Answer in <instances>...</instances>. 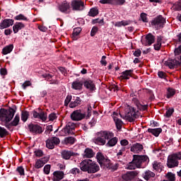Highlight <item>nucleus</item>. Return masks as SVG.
Listing matches in <instances>:
<instances>
[{
	"mask_svg": "<svg viewBox=\"0 0 181 181\" xmlns=\"http://www.w3.org/2000/svg\"><path fill=\"white\" fill-rule=\"evenodd\" d=\"M16 112V110L12 107H9L8 110L4 108L0 110V121L4 122V127L9 131L12 129V127H18L19 125L21 117L19 114H16L15 116ZM14 116L15 117L13 118Z\"/></svg>",
	"mask_w": 181,
	"mask_h": 181,
	"instance_id": "nucleus-1",
	"label": "nucleus"
},
{
	"mask_svg": "<svg viewBox=\"0 0 181 181\" xmlns=\"http://www.w3.org/2000/svg\"><path fill=\"white\" fill-rule=\"evenodd\" d=\"M80 169L82 172H87V173H97L100 170V165L90 159L83 160L80 163Z\"/></svg>",
	"mask_w": 181,
	"mask_h": 181,
	"instance_id": "nucleus-2",
	"label": "nucleus"
},
{
	"mask_svg": "<svg viewBox=\"0 0 181 181\" xmlns=\"http://www.w3.org/2000/svg\"><path fill=\"white\" fill-rule=\"evenodd\" d=\"M114 136V133L108 132H100L98 136L95 139V144L97 145H105L106 139H111Z\"/></svg>",
	"mask_w": 181,
	"mask_h": 181,
	"instance_id": "nucleus-3",
	"label": "nucleus"
},
{
	"mask_svg": "<svg viewBox=\"0 0 181 181\" xmlns=\"http://www.w3.org/2000/svg\"><path fill=\"white\" fill-rule=\"evenodd\" d=\"M74 131H76V124L69 122L66 124L59 132V136H67V135H74Z\"/></svg>",
	"mask_w": 181,
	"mask_h": 181,
	"instance_id": "nucleus-4",
	"label": "nucleus"
},
{
	"mask_svg": "<svg viewBox=\"0 0 181 181\" xmlns=\"http://www.w3.org/2000/svg\"><path fill=\"white\" fill-rule=\"evenodd\" d=\"M74 131H76V124L69 122L66 124L59 132V136H67V135H74Z\"/></svg>",
	"mask_w": 181,
	"mask_h": 181,
	"instance_id": "nucleus-5",
	"label": "nucleus"
},
{
	"mask_svg": "<svg viewBox=\"0 0 181 181\" xmlns=\"http://www.w3.org/2000/svg\"><path fill=\"white\" fill-rule=\"evenodd\" d=\"M125 117L129 122H135V119L139 118L138 110L132 106H129L125 111Z\"/></svg>",
	"mask_w": 181,
	"mask_h": 181,
	"instance_id": "nucleus-6",
	"label": "nucleus"
},
{
	"mask_svg": "<svg viewBox=\"0 0 181 181\" xmlns=\"http://www.w3.org/2000/svg\"><path fill=\"white\" fill-rule=\"evenodd\" d=\"M133 162H134L138 169H141V168H142V163H144L145 165L149 163V157H148V156H146V155L144 156L134 155Z\"/></svg>",
	"mask_w": 181,
	"mask_h": 181,
	"instance_id": "nucleus-7",
	"label": "nucleus"
},
{
	"mask_svg": "<svg viewBox=\"0 0 181 181\" xmlns=\"http://www.w3.org/2000/svg\"><path fill=\"white\" fill-rule=\"evenodd\" d=\"M139 175V171H127L125 174H122L119 181H132L135 177Z\"/></svg>",
	"mask_w": 181,
	"mask_h": 181,
	"instance_id": "nucleus-8",
	"label": "nucleus"
},
{
	"mask_svg": "<svg viewBox=\"0 0 181 181\" xmlns=\"http://www.w3.org/2000/svg\"><path fill=\"white\" fill-rule=\"evenodd\" d=\"M28 129L30 132L34 135H40V134H42L43 131H45V129L40 125L33 123L28 124Z\"/></svg>",
	"mask_w": 181,
	"mask_h": 181,
	"instance_id": "nucleus-9",
	"label": "nucleus"
},
{
	"mask_svg": "<svg viewBox=\"0 0 181 181\" xmlns=\"http://www.w3.org/2000/svg\"><path fill=\"white\" fill-rule=\"evenodd\" d=\"M83 86L85 88L90 91V93H94V91L97 90V87H95V83L90 78L85 79Z\"/></svg>",
	"mask_w": 181,
	"mask_h": 181,
	"instance_id": "nucleus-10",
	"label": "nucleus"
},
{
	"mask_svg": "<svg viewBox=\"0 0 181 181\" xmlns=\"http://www.w3.org/2000/svg\"><path fill=\"white\" fill-rule=\"evenodd\" d=\"M59 144H60V139L56 136L51 137L46 141V146L48 149H54V146Z\"/></svg>",
	"mask_w": 181,
	"mask_h": 181,
	"instance_id": "nucleus-11",
	"label": "nucleus"
},
{
	"mask_svg": "<svg viewBox=\"0 0 181 181\" xmlns=\"http://www.w3.org/2000/svg\"><path fill=\"white\" fill-rule=\"evenodd\" d=\"M33 117L34 118H38V119H42L43 122L47 119V113L43 111L42 109L38 108V112L34 110L33 111Z\"/></svg>",
	"mask_w": 181,
	"mask_h": 181,
	"instance_id": "nucleus-12",
	"label": "nucleus"
},
{
	"mask_svg": "<svg viewBox=\"0 0 181 181\" xmlns=\"http://www.w3.org/2000/svg\"><path fill=\"white\" fill-rule=\"evenodd\" d=\"M165 23H166V19L162 15L158 16L151 21L152 26L159 25V28H163Z\"/></svg>",
	"mask_w": 181,
	"mask_h": 181,
	"instance_id": "nucleus-13",
	"label": "nucleus"
},
{
	"mask_svg": "<svg viewBox=\"0 0 181 181\" xmlns=\"http://www.w3.org/2000/svg\"><path fill=\"white\" fill-rule=\"evenodd\" d=\"M167 165L170 169L179 166V161L175 158L173 154L168 157Z\"/></svg>",
	"mask_w": 181,
	"mask_h": 181,
	"instance_id": "nucleus-14",
	"label": "nucleus"
},
{
	"mask_svg": "<svg viewBox=\"0 0 181 181\" xmlns=\"http://www.w3.org/2000/svg\"><path fill=\"white\" fill-rule=\"evenodd\" d=\"M15 21L11 18H5L1 21L0 23V29L2 30L3 29H8V28H11V26H13Z\"/></svg>",
	"mask_w": 181,
	"mask_h": 181,
	"instance_id": "nucleus-15",
	"label": "nucleus"
},
{
	"mask_svg": "<svg viewBox=\"0 0 181 181\" xmlns=\"http://www.w3.org/2000/svg\"><path fill=\"white\" fill-rule=\"evenodd\" d=\"M86 118V114L81 113L79 110H75L71 114L72 121H81Z\"/></svg>",
	"mask_w": 181,
	"mask_h": 181,
	"instance_id": "nucleus-16",
	"label": "nucleus"
},
{
	"mask_svg": "<svg viewBox=\"0 0 181 181\" xmlns=\"http://www.w3.org/2000/svg\"><path fill=\"white\" fill-rule=\"evenodd\" d=\"M71 7L73 11H83L84 2L81 1L74 0L71 1Z\"/></svg>",
	"mask_w": 181,
	"mask_h": 181,
	"instance_id": "nucleus-17",
	"label": "nucleus"
},
{
	"mask_svg": "<svg viewBox=\"0 0 181 181\" xmlns=\"http://www.w3.org/2000/svg\"><path fill=\"white\" fill-rule=\"evenodd\" d=\"M59 11L62 13H70V3L64 1L58 6Z\"/></svg>",
	"mask_w": 181,
	"mask_h": 181,
	"instance_id": "nucleus-18",
	"label": "nucleus"
},
{
	"mask_svg": "<svg viewBox=\"0 0 181 181\" xmlns=\"http://www.w3.org/2000/svg\"><path fill=\"white\" fill-rule=\"evenodd\" d=\"M118 113L114 112L112 115L113 121L116 125V128L118 131H121L122 129V124L124 122L119 118H118Z\"/></svg>",
	"mask_w": 181,
	"mask_h": 181,
	"instance_id": "nucleus-19",
	"label": "nucleus"
},
{
	"mask_svg": "<svg viewBox=\"0 0 181 181\" xmlns=\"http://www.w3.org/2000/svg\"><path fill=\"white\" fill-rule=\"evenodd\" d=\"M61 156L62 159H65V160H69L71 158V156H78V153H74L71 151L64 150L61 152Z\"/></svg>",
	"mask_w": 181,
	"mask_h": 181,
	"instance_id": "nucleus-20",
	"label": "nucleus"
},
{
	"mask_svg": "<svg viewBox=\"0 0 181 181\" xmlns=\"http://www.w3.org/2000/svg\"><path fill=\"white\" fill-rule=\"evenodd\" d=\"M100 4H107L109 5H119L122 6L125 4V0H100Z\"/></svg>",
	"mask_w": 181,
	"mask_h": 181,
	"instance_id": "nucleus-21",
	"label": "nucleus"
},
{
	"mask_svg": "<svg viewBox=\"0 0 181 181\" xmlns=\"http://www.w3.org/2000/svg\"><path fill=\"white\" fill-rule=\"evenodd\" d=\"M134 74V69H128L121 73L120 78L122 80H129L130 77H132Z\"/></svg>",
	"mask_w": 181,
	"mask_h": 181,
	"instance_id": "nucleus-22",
	"label": "nucleus"
},
{
	"mask_svg": "<svg viewBox=\"0 0 181 181\" xmlns=\"http://www.w3.org/2000/svg\"><path fill=\"white\" fill-rule=\"evenodd\" d=\"M144 146L139 143L133 144L130 148V151L133 152V153H139V152H142Z\"/></svg>",
	"mask_w": 181,
	"mask_h": 181,
	"instance_id": "nucleus-23",
	"label": "nucleus"
},
{
	"mask_svg": "<svg viewBox=\"0 0 181 181\" xmlns=\"http://www.w3.org/2000/svg\"><path fill=\"white\" fill-rule=\"evenodd\" d=\"M165 65L168 66L169 69H175V67L180 66V62L175 59H171L165 62Z\"/></svg>",
	"mask_w": 181,
	"mask_h": 181,
	"instance_id": "nucleus-24",
	"label": "nucleus"
},
{
	"mask_svg": "<svg viewBox=\"0 0 181 181\" xmlns=\"http://www.w3.org/2000/svg\"><path fill=\"white\" fill-rule=\"evenodd\" d=\"M82 156L84 159H86V158H94V156H95V153L92 148H86L84 150V152L82 154Z\"/></svg>",
	"mask_w": 181,
	"mask_h": 181,
	"instance_id": "nucleus-25",
	"label": "nucleus"
},
{
	"mask_svg": "<svg viewBox=\"0 0 181 181\" xmlns=\"http://www.w3.org/2000/svg\"><path fill=\"white\" fill-rule=\"evenodd\" d=\"M25 23L22 22H16L13 26V32L14 34H16L19 30H22V29H25Z\"/></svg>",
	"mask_w": 181,
	"mask_h": 181,
	"instance_id": "nucleus-26",
	"label": "nucleus"
},
{
	"mask_svg": "<svg viewBox=\"0 0 181 181\" xmlns=\"http://www.w3.org/2000/svg\"><path fill=\"white\" fill-rule=\"evenodd\" d=\"M132 102L135 103V105L140 111H146V110H148V105L141 104V103H139V100L137 98H134L132 99Z\"/></svg>",
	"mask_w": 181,
	"mask_h": 181,
	"instance_id": "nucleus-27",
	"label": "nucleus"
},
{
	"mask_svg": "<svg viewBox=\"0 0 181 181\" xmlns=\"http://www.w3.org/2000/svg\"><path fill=\"white\" fill-rule=\"evenodd\" d=\"M141 176L144 179V180L148 181L151 180V178L155 177L156 175L155 173L149 170H146V171H144V173H142Z\"/></svg>",
	"mask_w": 181,
	"mask_h": 181,
	"instance_id": "nucleus-28",
	"label": "nucleus"
},
{
	"mask_svg": "<svg viewBox=\"0 0 181 181\" xmlns=\"http://www.w3.org/2000/svg\"><path fill=\"white\" fill-rule=\"evenodd\" d=\"M64 177V173L63 171H54L53 173V181H59Z\"/></svg>",
	"mask_w": 181,
	"mask_h": 181,
	"instance_id": "nucleus-29",
	"label": "nucleus"
},
{
	"mask_svg": "<svg viewBox=\"0 0 181 181\" xmlns=\"http://www.w3.org/2000/svg\"><path fill=\"white\" fill-rule=\"evenodd\" d=\"M146 44L145 46H151L153 43H155V36L152 33H148L146 35Z\"/></svg>",
	"mask_w": 181,
	"mask_h": 181,
	"instance_id": "nucleus-30",
	"label": "nucleus"
},
{
	"mask_svg": "<svg viewBox=\"0 0 181 181\" xmlns=\"http://www.w3.org/2000/svg\"><path fill=\"white\" fill-rule=\"evenodd\" d=\"M81 98L80 97H76L74 100H72L69 105V108H76V107H78V105H81L82 103Z\"/></svg>",
	"mask_w": 181,
	"mask_h": 181,
	"instance_id": "nucleus-31",
	"label": "nucleus"
},
{
	"mask_svg": "<svg viewBox=\"0 0 181 181\" xmlns=\"http://www.w3.org/2000/svg\"><path fill=\"white\" fill-rule=\"evenodd\" d=\"M100 168L103 169H111V160L105 158L103 162H100Z\"/></svg>",
	"mask_w": 181,
	"mask_h": 181,
	"instance_id": "nucleus-32",
	"label": "nucleus"
},
{
	"mask_svg": "<svg viewBox=\"0 0 181 181\" xmlns=\"http://www.w3.org/2000/svg\"><path fill=\"white\" fill-rule=\"evenodd\" d=\"M81 30H83V29H81V28H80V27L74 28V31H73V33L71 35L73 40H78V36H79L80 33H81Z\"/></svg>",
	"mask_w": 181,
	"mask_h": 181,
	"instance_id": "nucleus-33",
	"label": "nucleus"
},
{
	"mask_svg": "<svg viewBox=\"0 0 181 181\" xmlns=\"http://www.w3.org/2000/svg\"><path fill=\"white\" fill-rule=\"evenodd\" d=\"M134 21L131 20L117 21L115 23V26L117 28H121L122 26H128V25H131Z\"/></svg>",
	"mask_w": 181,
	"mask_h": 181,
	"instance_id": "nucleus-34",
	"label": "nucleus"
},
{
	"mask_svg": "<svg viewBox=\"0 0 181 181\" xmlns=\"http://www.w3.org/2000/svg\"><path fill=\"white\" fill-rule=\"evenodd\" d=\"M147 132L152 134L154 136H159V134L162 132V128L156 129H148Z\"/></svg>",
	"mask_w": 181,
	"mask_h": 181,
	"instance_id": "nucleus-35",
	"label": "nucleus"
},
{
	"mask_svg": "<svg viewBox=\"0 0 181 181\" xmlns=\"http://www.w3.org/2000/svg\"><path fill=\"white\" fill-rule=\"evenodd\" d=\"M13 50V45L10 44L2 49V54H9Z\"/></svg>",
	"mask_w": 181,
	"mask_h": 181,
	"instance_id": "nucleus-36",
	"label": "nucleus"
},
{
	"mask_svg": "<svg viewBox=\"0 0 181 181\" xmlns=\"http://www.w3.org/2000/svg\"><path fill=\"white\" fill-rule=\"evenodd\" d=\"M176 94V90L173 89V88H168L167 93L165 95L166 98H172Z\"/></svg>",
	"mask_w": 181,
	"mask_h": 181,
	"instance_id": "nucleus-37",
	"label": "nucleus"
},
{
	"mask_svg": "<svg viewBox=\"0 0 181 181\" xmlns=\"http://www.w3.org/2000/svg\"><path fill=\"white\" fill-rule=\"evenodd\" d=\"M76 141V138L73 136L66 137L64 140L65 145H74Z\"/></svg>",
	"mask_w": 181,
	"mask_h": 181,
	"instance_id": "nucleus-38",
	"label": "nucleus"
},
{
	"mask_svg": "<svg viewBox=\"0 0 181 181\" xmlns=\"http://www.w3.org/2000/svg\"><path fill=\"white\" fill-rule=\"evenodd\" d=\"M71 86L74 90H81L83 88V83L78 81H74Z\"/></svg>",
	"mask_w": 181,
	"mask_h": 181,
	"instance_id": "nucleus-39",
	"label": "nucleus"
},
{
	"mask_svg": "<svg viewBox=\"0 0 181 181\" xmlns=\"http://www.w3.org/2000/svg\"><path fill=\"white\" fill-rule=\"evenodd\" d=\"M109 139L110 141L106 144L107 146H115L118 143V138L117 137L110 138Z\"/></svg>",
	"mask_w": 181,
	"mask_h": 181,
	"instance_id": "nucleus-40",
	"label": "nucleus"
},
{
	"mask_svg": "<svg viewBox=\"0 0 181 181\" xmlns=\"http://www.w3.org/2000/svg\"><path fill=\"white\" fill-rule=\"evenodd\" d=\"M14 19L15 21H24L25 22H28L29 21V18L22 13L16 16Z\"/></svg>",
	"mask_w": 181,
	"mask_h": 181,
	"instance_id": "nucleus-41",
	"label": "nucleus"
},
{
	"mask_svg": "<svg viewBox=\"0 0 181 181\" xmlns=\"http://www.w3.org/2000/svg\"><path fill=\"white\" fill-rule=\"evenodd\" d=\"M8 135H9V132H8L5 127L0 126V138H5V136H8Z\"/></svg>",
	"mask_w": 181,
	"mask_h": 181,
	"instance_id": "nucleus-42",
	"label": "nucleus"
},
{
	"mask_svg": "<svg viewBox=\"0 0 181 181\" xmlns=\"http://www.w3.org/2000/svg\"><path fill=\"white\" fill-rule=\"evenodd\" d=\"M29 119V112L25 110L21 112V120L23 122H26Z\"/></svg>",
	"mask_w": 181,
	"mask_h": 181,
	"instance_id": "nucleus-43",
	"label": "nucleus"
},
{
	"mask_svg": "<svg viewBox=\"0 0 181 181\" xmlns=\"http://www.w3.org/2000/svg\"><path fill=\"white\" fill-rule=\"evenodd\" d=\"M98 13V8H97V7H94L90 9V11L88 12V16L94 18V16H97Z\"/></svg>",
	"mask_w": 181,
	"mask_h": 181,
	"instance_id": "nucleus-44",
	"label": "nucleus"
},
{
	"mask_svg": "<svg viewBox=\"0 0 181 181\" xmlns=\"http://www.w3.org/2000/svg\"><path fill=\"white\" fill-rule=\"evenodd\" d=\"M138 168L135 162H134V160H132L130 163H128L127 169H129V170H134V169Z\"/></svg>",
	"mask_w": 181,
	"mask_h": 181,
	"instance_id": "nucleus-45",
	"label": "nucleus"
},
{
	"mask_svg": "<svg viewBox=\"0 0 181 181\" xmlns=\"http://www.w3.org/2000/svg\"><path fill=\"white\" fill-rule=\"evenodd\" d=\"M165 177L169 181H176V175L173 174V173H168Z\"/></svg>",
	"mask_w": 181,
	"mask_h": 181,
	"instance_id": "nucleus-46",
	"label": "nucleus"
},
{
	"mask_svg": "<svg viewBox=\"0 0 181 181\" xmlns=\"http://www.w3.org/2000/svg\"><path fill=\"white\" fill-rule=\"evenodd\" d=\"M173 112H175V109L173 107H170L167 110L165 114L164 115V117H166L167 118H170Z\"/></svg>",
	"mask_w": 181,
	"mask_h": 181,
	"instance_id": "nucleus-47",
	"label": "nucleus"
},
{
	"mask_svg": "<svg viewBox=\"0 0 181 181\" xmlns=\"http://www.w3.org/2000/svg\"><path fill=\"white\" fill-rule=\"evenodd\" d=\"M96 159L98 160V163L100 165V162H103L105 159V157H104V155H103L101 152H98Z\"/></svg>",
	"mask_w": 181,
	"mask_h": 181,
	"instance_id": "nucleus-48",
	"label": "nucleus"
},
{
	"mask_svg": "<svg viewBox=\"0 0 181 181\" xmlns=\"http://www.w3.org/2000/svg\"><path fill=\"white\" fill-rule=\"evenodd\" d=\"M45 166V164L42 163V162L40 160V159L37 160L35 168V169H40V168H43Z\"/></svg>",
	"mask_w": 181,
	"mask_h": 181,
	"instance_id": "nucleus-49",
	"label": "nucleus"
},
{
	"mask_svg": "<svg viewBox=\"0 0 181 181\" xmlns=\"http://www.w3.org/2000/svg\"><path fill=\"white\" fill-rule=\"evenodd\" d=\"M73 98V96H71V95H68L66 97V99L64 100V105L65 107H67L69 105V104H70V103H71V99Z\"/></svg>",
	"mask_w": 181,
	"mask_h": 181,
	"instance_id": "nucleus-50",
	"label": "nucleus"
},
{
	"mask_svg": "<svg viewBox=\"0 0 181 181\" xmlns=\"http://www.w3.org/2000/svg\"><path fill=\"white\" fill-rule=\"evenodd\" d=\"M148 15L146 13H141L140 15V18L144 23H148Z\"/></svg>",
	"mask_w": 181,
	"mask_h": 181,
	"instance_id": "nucleus-51",
	"label": "nucleus"
},
{
	"mask_svg": "<svg viewBox=\"0 0 181 181\" xmlns=\"http://www.w3.org/2000/svg\"><path fill=\"white\" fill-rule=\"evenodd\" d=\"M16 171L21 176H25V169L23 166H19L17 168Z\"/></svg>",
	"mask_w": 181,
	"mask_h": 181,
	"instance_id": "nucleus-52",
	"label": "nucleus"
},
{
	"mask_svg": "<svg viewBox=\"0 0 181 181\" xmlns=\"http://www.w3.org/2000/svg\"><path fill=\"white\" fill-rule=\"evenodd\" d=\"M42 77H43V78H45V80H47V81H52L53 75H52L50 74H45L42 75Z\"/></svg>",
	"mask_w": 181,
	"mask_h": 181,
	"instance_id": "nucleus-53",
	"label": "nucleus"
},
{
	"mask_svg": "<svg viewBox=\"0 0 181 181\" xmlns=\"http://www.w3.org/2000/svg\"><path fill=\"white\" fill-rule=\"evenodd\" d=\"M52 168V166L49 164L45 165L44 169H43V172L45 175H49V173H50V168Z\"/></svg>",
	"mask_w": 181,
	"mask_h": 181,
	"instance_id": "nucleus-54",
	"label": "nucleus"
},
{
	"mask_svg": "<svg viewBox=\"0 0 181 181\" xmlns=\"http://www.w3.org/2000/svg\"><path fill=\"white\" fill-rule=\"evenodd\" d=\"M158 76L160 78H163L164 80H166V77H168V76L166 75V73H165L163 71H159L158 72Z\"/></svg>",
	"mask_w": 181,
	"mask_h": 181,
	"instance_id": "nucleus-55",
	"label": "nucleus"
},
{
	"mask_svg": "<svg viewBox=\"0 0 181 181\" xmlns=\"http://www.w3.org/2000/svg\"><path fill=\"white\" fill-rule=\"evenodd\" d=\"M34 153L37 158H42V156H43V151L40 149L35 151Z\"/></svg>",
	"mask_w": 181,
	"mask_h": 181,
	"instance_id": "nucleus-56",
	"label": "nucleus"
},
{
	"mask_svg": "<svg viewBox=\"0 0 181 181\" xmlns=\"http://www.w3.org/2000/svg\"><path fill=\"white\" fill-rule=\"evenodd\" d=\"M53 131V126L52 125H48L46 127V130L45 132V135H49L50 132Z\"/></svg>",
	"mask_w": 181,
	"mask_h": 181,
	"instance_id": "nucleus-57",
	"label": "nucleus"
},
{
	"mask_svg": "<svg viewBox=\"0 0 181 181\" xmlns=\"http://www.w3.org/2000/svg\"><path fill=\"white\" fill-rule=\"evenodd\" d=\"M97 32H98V28L93 26L91 31H90V36L93 37L95 36Z\"/></svg>",
	"mask_w": 181,
	"mask_h": 181,
	"instance_id": "nucleus-58",
	"label": "nucleus"
},
{
	"mask_svg": "<svg viewBox=\"0 0 181 181\" xmlns=\"http://www.w3.org/2000/svg\"><path fill=\"white\" fill-rule=\"evenodd\" d=\"M92 111H93V107H91L90 105H88L87 108L86 118H90Z\"/></svg>",
	"mask_w": 181,
	"mask_h": 181,
	"instance_id": "nucleus-59",
	"label": "nucleus"
},
{
	"mask_svg": "<svg viewBox=\"0 0 181 181\" xmlns=\"http://www.w3.org/2000/svg\"><path fill=\"white\" fill-rule=\"evenodd\" d=\"M48 118H49V121H54V119L57 118V116L56 115V113L52 112L49 115Z\"/></svg>",
	"mask_w": 181,
	"mask_h": 181,
	"instance_id": "nucleus-60",
	"label": "nucleus"
},
{
	"mask_svg": "<svg viewBox=\"0 0 181 181\" xmlns=\"http://www.w3.org/2000/svg\"><path fill=\"white\" fill-rule=\"evenodd\" d=\"M153 168L155 170H159V169H160V164L159 163H158L157 161H154V163L153 164Z\"/></svg>",
	"mask_w": 181,
	"mask_h": 181,
	"instance_id": "nucleus-61",
	"label": "nucleus"
},
{
	"mask_svg": "<svg viewBox=\"0 0 181 181\" xmlns=\"http://www.w3.org/2000/svg\"><path fill=\"white\" fill-rule=\"evenodd\" d=\"M0 74L1 76H6L8 74V70L6 69V68H1Z\"/></svg>",
	"mask_w": 181,
	"mask_h": 181,
	"instance_id": "nucleus-62",
	"label": "nucleus"
},
{
	"mask_svg": "<svg viewBox=\"0 0 181 181\" xmlns=\"http://www.w3.org/2000/svg\"><path fill=\"white\" fill-rule=\"evenodd\" d=\"M174 158L177 159V160H181V151L175 153H173Z\"/></svg>",
	"mask_w": 181,
	"mask_h": 181,
	"instance_id": "nucleus-63",
	"label": "nucleus"
},
{
	"mask_svg": "<svg viewBox=\"0 0 181 181\" xmlns=\"http://www.w3.org/2000/svg\"><path fill=\"white\" fill-rule=\"evenodd\" d=\"M174 53L175 54V56H179V54H180L181 53V45L175 49Z\"/></svg>",
	"mask_w": 181,
	"mask_h": 181,
	"instance_id": "nucleus-64",
	"label": "nucleus"
}]
</instances>
